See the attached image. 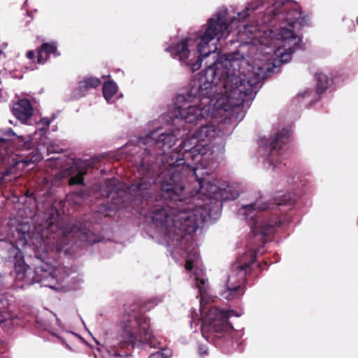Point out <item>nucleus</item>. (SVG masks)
<instances>
[{
	"label": "nucleus",
	"mask_w": 358,
	"mask_h": 358,
	"mask_svg": "<svg viewBox=\"0 0 358 358\" xmlns=\"http://www.w3.org/2000/svg\"><path fill=\"white\" fill-rule=\"evenodd\" d=\"M85 171L81 169L77 162L73 161L71 166L61 171L57 176V178H64L70 176L69 185L80 184L83 181V176Z\"/></svg>",
	"instance_id": "9"
},
{
	"label": "nucleus",
	"mask_w": 358,
	"mask_h": 358,
	"mask_svg": "<svg viewBox=\"0 0 358 358\" xmlns=\"http://www.w3.org/2000/svg\"><path fill=\"white\" fill-rule=\"evenodd\" d=\"M83 197V192L74 193L71 195L68 196L69 200H71L75 204H80V201L78 199H80Z\"/></svg>",
	"instance_id": "19"
},
{
	"label": "nucleus",
	"mask_w": 358,
	"mask_h": 358,
	"mask_svg": "<svg viewBox=\"0 0 358 358\" xmlns=\"http://www.w3.org/2000/svg\"><path fill=\"white\" fill-rule=\"evenodd\" d=\"M52 119L48 117H43L41 119L40 122L38 123V130L37 132L40 134V135H43L45 134L48 130Z\"/></svg>",
	"instance_id": "15"
},
{
	"label": "nucleus",
	"mask_w": 358,
	"mask_h": 358,
	"mask_svg": "<svg viewBox=\"0 0 358 358\" xmlns=\"http://www.w3.org/2000/svg\"><path fill=\"white\" fill-rule=\"evenodd\" d=\"M101 84L99 78L92 76L83 78L79 83L78 87L73 91L75 98L83 96L86 92L92 88L98 87Z\"/></svg>",
	"instance_id": "11"
},
{
	"label": "nucleus",
	"mask_w": 358,
	"mask_h": 358,
	"mask_svg": "<svg viewBox=\"0 0 358 358\" xmlns=\"http://www.w3.org/2000/svg\"><path fill=\"white\" fill-rule=\"evenodd\" d=\"M317 80V91L307 89L298 94L296 99L304 106H308L317 101L320 99V94L324 92L329 85L328 76L323 73H317L315 74Z\"/></svg>",
	"instance_id": "8"
},
{
	"label": "nucleus",
	"mask_w": 358,
	"mask_h": 358,
	"mask_svg": "<svg viewBox=\"0 0 358 358\" xmlns=\"http://www.w3.org/2000/svg\"><path fill=\"white\" fill-rule=\"evenodd\" d=\"M2 303V302H0V305ZM12 316L9 312L5 308H3L0 306V324L3 322L11 319Z\"/></svg>",
	"instance_id": "18"
},
{
	"label": "nucleus",
	"mask_w": 358,
	"mask_h": 358,
	"mask_svg": "<svg viewBox=\"0 0 358 358\" xmlns=\"http://www.w3.org/2000/svg\"><path fill=\"white\" fill-rule=\"evenodd\" d=\"M118 92V86L115 82L108 80L103 85V94L104 99L108 103H114Z\"/></svg>",
	"instance_id": "13"
},
{
	"label": "nucleus",
	"mask_w": 358,
	"mask_h": 358,
	"mask_svg": "<svg viewBox=\"0 0 358 358\" xmlns=\"http://www.w3.org/2000/svg\"><path fill=\"white\" fill-rule=\"evenodd\" d=\"M357 24L358 25V16H357Z\"/></svg>",
	"instance_id": "29"
},
{
	"label": "nucleus",
	"mask_w": 358,
	"mask_h": 358,
	"mask_svg": "<svg viewBox=\"0 0 358 358\" xmlns=\"http://www.w3.org/2000/svg\"><path fill=\"white\" fill-rule=\"evenodd\" d=\"M13 112L19 120L26 123L33 115V108L27 99H22L13 105Z\"/></svg>",
	"instance_id": "10"
},
{
	"label": "nucleus",
	"mask_w": 358,
	"mask_h": 358,
	"mask_svg": "<svg viewBox=\"0 0 358 358\" xmlns=\"http://www.w3.org/2000/svg\"><path fill=\"white\" fill-rule=\"evenodd\" d=\"M357 225H358V220H357Z\"/></svg>",
	"instance_id": "30"
},
{
	"label": "nucleus",
	"mask_w": 358,
	"mask_h": 358,
	"mask_svg": "<svg viewBox=\"0 0 358 358\" xmlns=\"http://www.w3.org/2000/svg\"><path fill=\"white\" fill-rule=\"evenodd\" d=\"M208 349L205 345H201L199 347V352L201 355H206Z\"/></svg>",
	"instance_id": "25"
},
{
	"label": "nucleus",
	"mask_w": 358,
	"mask_h": 358,
	"mask_svg": "<svg viewBox=\"0 0 358 358\" xmlns=\"http://www.w3.org/2000/svg\"><path fill=\"white\" fill-rule=\"evenodd\" d=\"M290 136V130L283 129L270 141V152L265 161L264 166L268 170H274L278 168L282 163L284 150L282 145L286 143Z\"/></svg>",
	"instance_id": "7"
},
{
	"label": "nucleus",
	"mask_w": 358,
	"mask_h": 358,
	"mask_svg": "<svg viewBox=\"0 0 358 358\" xmlns=\"http://www.w3.org/2000/svg\"><path fill=\"white\" fill-rule=\"evenodd\" d=\"M150 185L145 182L144 179H141V180L137 183L132 184L129 188L128 190L129 193L134 196H141L145 197L144 192L148 189Z\"/></svg>",
	"instance_id": "14"
},
{
	"label": "nucleus",
	"mask_w": 358,
	"mask_h": 358,
	"mask_svg": "<svg viewBox=\"0 0 358 358\" xmlns=\"http://www.w3.org/2000/svg\"><path fill=\"white\" fill-rule=\"evenodd\" d=\"M42 154L41 152H37L36 154L33 155L29 159L23 160L22 162L26 165H29L31 163L34 164L39 162L41 159H42Z\"/></svg>",
	"instance_id": "17"
},
{
	"label": "nucleus",
	"mask_w": 358,
	"mask_h": 358,
	"mask_svg": "<svg viewBox=\"0 0 358 358\" xmlns=\"http://www.w3.org/2000/svg\"><path fill=\"white\" fill-rule=\"evenodd\" d=\"M255 260V254L249 252L238 259V262L233 266L226 283V288L221 295L227 300H233L242 296L244 289L241 285L245 280L247 269L250 264Z\"/></svg>",
	"instance_id": "5"
},
{
	"label": "nucleus",
	"mask_w": 358,
	"mask_h": 358,
	"mask_svg": "<svg viewBox=\"0 0 358 358\" xmlns=\"http://www.w3.org/2000/svg\"><path fill=\"white\" fill-rule=\"evenodd\" d=\"M51 55L55 57L59 55L57 50L56 43L53 42L43 43L38 50L37 63L40 64H44Z\"/></svg>",
	"instance_id": "12"
},
{
	"label": "nucleus",
	"mask_w": 358,
	"mask_h": 358,
	"mask_svg": "<svg viewBox=\"0 0 358 358\" xmlns=\"http://www.w3.org/2000/svg\"><path fill=\"white\" fill-rule=\"evenodd\" d=\"M103 345L110 356H117L113 348H122L127 345H146L150 348H157L159 344L152 332L150 330L148 318L138 312L124 315L120 324L118 331L113 335L106 331L103 334Z\"/></svg>",
	"instance_id": "4"
},
{
	"label": "nucleus",
	"mask_w": 358,
	"mask_h": 358,
	"mask_svg": "<svg viewBox=\"0 0 358 358\" xmlns=\"http://www.w3.org/2000/svg\"><path fill=\"white\" fill-rule=\"evenodd\" d=\"M294 202V200H292L290 195H283L282 198L277 201L278 205L282 204H291Z\"/></svg>",
	"instance_id": "20"
},
{
	"label": "nucleus",
	"mask_w": 358,
	"mask_h": 358,
	"mask_svg": "<svg viewBox=\"0 0 358 358\" xmlns=\"http://www.w3.org/2000/svg\"><path fill=\"white\" fill-rule=\"evenodd\" d=\"M27 57L29 60H31L34 62V59H35V52H34V51H33V50L28 51L27 52Z\"/></svg>",
	"instance_id": "26"
},
{
	"label": "nucleus",
	"mask_w": 358,
	"mask_h": 358,
	"mask_svg": "<svg viewBox=\"0 0 358 358\" xmlns=\"http://www.w3.org/2000/svg\"><path fill=\"white\" fill-rule=\"evenodd\" d=\"M148 162L149 160L147 159V158L145 157H143L142 158L140 159V165L143 168V169H145L148 166Z\"/></svg>",
	"instance_id": "24"
},
{
	"label": "nucleus",
	"mask_w": 358,
	"mask_h": 358,
	"mask_svg": "<svg viewBox=\"0 0 358 358\" xmlns=\"http://www.w3.org/2000/svg\"><path fill=\"white\" fill-rule=\"evenodd\" d=\"M64 239L62 238L59 241V242L57 243V245L55 246V250L57 251H62L64 250L65 253L68 252V250L64 248Z\"/></svg>",
	"instance_id": "22"
},
{
	"label": "nucleus",
	"mask_w": 358,
	"mask_h": 358,
	"mask_svg": "<svg viewBox=\"0 0 358 358\" xmlns=\"http://www.w3.org/2000/svg\"><path fill=\"white\" fill-rule=\"evenodd\" d=\"M30 229L31 227L27 222H20L16 226H12L11 234L8 237L10 242V254L14 255L15 258L14 264L15 280L24 282L21 287L37 282L41 283L43 287L57 291L62 290V287L59 284L68 275L66 268L60 266H52L45 264L36 267L33 271L24 263L18 246L31 245L37 257L43 258V254L49 250H53L47 241L50 238V233L59 232L64 236L72 234L73 236H78L81 241L91 243L88 239L87 231L80 230L77 227H72L69 231L67 229L62 230L59 227L57 217L54 214L47 220L44 226L35 227L32 231H30Z\"/></svg>",
	"instance_id": "3"
},
{
	"label": "nucleus",
	"mask_w": 358,
	"mask_h": 358,
	"mask_svg": "<svg viewBox=\"0 0 358 358\" xmlns=\"http://www.w3.org/2000/svg\"><path fill=\"white\" fill-rule=\"evenodd\" d=\"M5 134L7 135V136H15V134L14 133V131L11 129H8L6 130L5 131Z\"/></svg>",
	"instance_id": "27"
},
{
	"label": "nucleus",
	"mask_w": 358,
	"mask_h": 358,
	"mask_svg": "<svg viewBox=\"0 0 358 358\" xmlns=\"http://www.w3.org/2000/svg\"><path fill=\"white\" fill-rule=\"evenodd\" d=\"M46 149H47L48 153H56V152H60L62 151V148H60L58 145H55L51 143H49L47 145Z\"/></svg>",
	"instance_id": "21"
},
{
	"label": "nucleus",
	"mask_w": 358,
	"mask_h": 358,
	"mask_svg": "<svg viewBox=\"0 0 358 358\" xmlns=\"http://www.w3.org/2000/svg\"><path fill=\"white\" fill-rule=\"evenodd\" d=\"M229 113L222 117L216 115L209 119L193 133H189L180 145H175L178 130L171 133L150 131L138 139L139 145H148L144 152H155L162 155V168L158 180L162 196L165 200L179 202L174 206L156 205L150 215L155 231L151 236L164 238L168 245L184 246L187 252L185 268L193 275H204L199 254L194 247L192 233L199 225L212 217L208 203L205 206L195 204L199 194L211 200L221 198L234 199L235 192L230 196L224 193L231 187L219 185L217 179L209 176L208 166L216 151L223 149V136L230 132Z\"/></svg>",
	"instance_id": "2"
},
{
	"label": "nucleus",
	"mask_w": 358,
	"mask_h": 358,
	"mask_svg": "<svg viewBox=\"0 0 358 358\" xmlns=\"http://www.w3.org/2000/svg\"><path fill=\"white\" fill-rule=\"evenodd\" d=\"M172 351L169 348H163L161 351L155 352L150 355L149 358H170Z\"/></svg>",
	"instance_id": "16"
},
{
	"label": "nucleus",
	"mask_w": 358,
	"mask_h": 358,
	"mask_svg": "<svg viewBox=\"0 0 358 358\" xmlns=\"http://www.w3.org/2000/svg\"><path fill=\"white\" fill-rule=\"evenodd\" d=\"M268 208H269V205L261 198L255 201V203L243 206L238 210V215L243 216L245 220L252 221L250 228L255 234L266 235L271 232L273 227L280 224V222L273 220L265 222L259 217L255 218L259 212Z\"/></svg>",
	"instance_id": "6"
},
{
	"label": "nucleus",
	"mask_w": 358,
	"mask_h": 358,
	"mask_svg": "<svg viewBox=\"0 0 358 358\" xmlns=\"http://www.w3.org/2000/svg\"><path fill=\"white\" fill-rule=\"evenodd\" d=\"M115 181L114 180H110L107 182V186L109 187L108 192L110 194L113 192V191L118 190L119 188H117L116 187H113V188L110 187L112 186H115Z\"/></svg>",
	"instance_id": "23"
},
{
	"label": "nucleus",
	"mask_w": 358,
	"mask_h": 358,
	"mask_svg": "<svg viewBox=\"0 0 358 358\" xmlns=\"http://www.w3.org/2000/svg\"><path fill=\"white\" fill-rule=\"evenodd\" d=\"M260 6L265 10L255 27L238 31L243 43L238 52L220 55L213 64L199 73L197 80L175 99L172 116L189 124H202L222 117L248 100L257 85L273 67L287 63L300 48L297 30L308 24L299 4L292 0H252L230 20L227 8L221 7L208 19L203 29L168 45L165 51L192 71L218 50L238 23Z\"/></svg>",
	"instance_id": "1"
},
{
	"label": "nucleus",
	"mask_w": 358,
	"mask_h": 358,
	"mask_svg": "<svg viewBox=\"0 0 358 358\" xmlns=\"http://www.w3.org/2000/svg\"><path fill=\"white\" fill-rule=\"evenodd\" d=\"M4 160V156L2 154H0V162Z\"/></svg>",
	"instance_id": "28"
}]
</instances>
